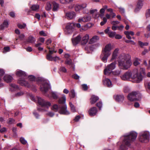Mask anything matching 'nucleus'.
Listing matches in <instances>:
<instances>
[{"label":"nucleus","mask_w":150,"mask_h":150,"mask_svg":"<svg viewBox=\"0 0 150 150\" xmlns=\"http://www.w3.org/2000/svg\"><path fill=\"white\" fill-rule=\"evenodd\" d=\"M146 75L145 69L143 67L135 68L132 71L131 79L134 83H139Z\"/></svg>","instance_id":"obj_1"},{"label":"nucleus","mask_w":150,"mask_h":150,"mask_svg":"<svg viewBox=\"0 0 150 150\" xmlns=\"http://www.w3.org/2000/svg\"><path fill=\"white\" fill-rule=\"evenodd\" d=\"M137 136V133L131 132L129 134L122 137V138L123 140L122 144L120 146V149L122 150L127 149L131 143L135 140Z\"/></svg>","instance_id":"obj_2"},{"label":"nucleus","mask_w":150,"mask_h":150,"mask_svg":"<svg viewBox=\"0 0 150 150\" xmlns=\"http://www.w3.org/2000/svg\"><path fill=\"white\" fill-rule=\"evenodd\" d=\"M111 50V45L108 44L105 46L104 49L102 50L100 57H102L101 60L103 62L105 63L107 62L108 58L111 53L110 51Z\"/></svg>","instance_id":"obj_3"},{"label":"nucleus","mask_w":150,"mask_h":150,"mask_svg":"<svg viewBox=\"0 0 150 150\" xmlns=\"http://www.w3.org/2000/svg\"><path fill=\"white\" fill-rule=\"evenodd\" d=\"M130 57L128 54L120 57L118 61V66H126L125 64V63L131 66L132 63L130 59Z\"/></svg>","instance_id":"obj_4"},{"label":"nucleus","mask_w":150,"mask_h":150,"mask_svg":"<svg viewBox=\"0 0 150 150\" xmlns=\"http://www.w3.org/2000/svg\"><path fill=\"white\" fill-rule=\"evenodd\" d=\"M38 103L42 107L39 110L43 112L47 111L48 107L51 105L50 103L49 102L46 101L41 98L38 97Z\"/></svg>","instance_id":"obj_5"},{"label":"nucleus","mask_w":150,"mask_h":150,"mask_svg":"<svg viewBox=\"0 0 150 150\" xmlns=\"http://www.w3.org/2000/svg\"><path fill=\"white\" fill-rule=\"evenodd\" d=\"M150 139V134L149 131L143 132L140 134L139 140L142 142L147 143L149 141Z\"/></svg>","instance_id":"obj_6"},{"label":"nucleus","mask_w":150,"mask_h":150,"mask_svg":"<svg viewBox=\"0 0 150 150\" xmlns=\"http://www.w3.org/2000/svg\"><path fill=\"white\" fill-rule=\"evenodd\" d=\"M140 96V93L137 92L133 91L129 93L128 96V99L131 101H134L135 100H139V96Z\"/></svg>","instance_id":"obj_7"},{"label":"nucleus","mask_w":150,"mask_h":150,"mask_svg":"<svg viewBox=\"0 0 150 150\" xmlns=\"http://www.w3.org/2000/svg\"><path fill=\"white\" fill-rule=\"evenodd\" d=\"M47 48L49 50V53L47 54L46 59L49 61H52L53 57L52 56V55L53 53H56V51L53 47H50L49 46H47Z\"/></svg>","instance_id":"obj_8"},{"label":"nucleus","mask_w":150,"mask_h":150,"mask_svg":"<svg viewBox=\"0 0 150 150\" xmlns=\"http://www.w3.org/2000/svg\"><path fill=\"white\" fill-rule=\"evenodd\" d=\"M50 87V85L46 83H43L40 86V90L43 93H46Z\"/></svg>","instance_id":"obj_9"},{"label":"nucleus","mask_w":150,"mask_h":150,"mask_svg":"<svg viewBox=\"0 0 150 150\" xmlns=\"http://www.w3.org/2000/svg\"><path fill=\"white\" fill-rule=\"evenodd\" d=\"M131 75L132 71H128L121 76V78L123 80H127L130 78L131 79Z\"/></svg>","instance_id":"obj_10"},{"label":"nucleus","mask_w":150,"mask_h":150,"mask_svg":"<svg viewBox=\"0 0 150 150\" xmlns=\"http://www.w3.org/2000/svg\"><path fill=\"white\" fill-rule=\"evenodd\" d=\"M87 6V4L84 3L80 4H76L75 7V10L78 11L80 10H82L85 8Z\"/></svg>","instance_id":"obj_11"},{"label":"nucleus","mask_w":150,"mask_h":150,"mask_svg":"<svg viewBox=\"0 0 150 150\" xmlns=\"http://www.w3.org/2000/svg\"><path fill=\"white\" fill-rule=\"evenodd\" d=\"M143 0H138L136 8H135L134 11L135 12H137L142 8L143 6Z\"/></svg>","instance_id":"obj_12"},{"label":"nucleus","mask_w":150,"mask_h":150,"mask_svg":"<svg viewBox=\"0 0 150 150\" xmlns=\"http://www.w3.org/2000/svg\"><path fill=\"white\" fill-rule=\"evenodd\" d=\"M75 26V23H68L66 26V28L68 31H69V33H70L72 31Z\"/></svg>","instance_id":"obj_13"},{"label":"nucleus","mask_w":150,"mask_h":150,"mask_svg":"<svg viewBox=\"0 0 150 150\" xmlns=\"http://www.w3.org/2000/svg\"><path fill=\"white\" fill-rule=\"evenodd\" d=\"M115 68V66H107L104 70V74L105 75H109L111 72L113 73L112 70Z\"/></svg>","instance_id":"obj_14"},{"label":"nucleus","mask_w":150,"mask_h":150,"mask_svg":"<svg viewBox=\"0 0 150 150\" xmlns=\"http://www.w3.org/2000/svg\"><path fill=\"white\" fill-rule=\"evenodd\" d=\"M67 107L66 105H64L62 106L59 111L61 114L68 115L69 112L67 110Z\"/></svg>","instance_id":"obj_15"},{"label":"nucleus","mask_w":150,"mask_h":150,"mask_svg":"<svg viewBox=\"0 0 150 150\" xmlns=\"http://www.w3.org/2000/svg\"><path fill=\"white\" fill-rule=\"evenodd\" d=\"M97 111V108L95 107H93L89 110L88 113L91 116H94L96 115Z\"/></svg>","instance_id":"obj_16"},{"label":"nucleus","mask_w":150,"mask_h":150,"mask_svg":"<svg viewBox=\"0 0 150 150\" xmlns=\"http://www.w3.org/2000/svg\"><path fill=\"white\" fill-rule=\"evenodd\" d=\"M75 16V13L74 11L68 12L66 13V17L69 20L72 19Z\"/></svg>","instance_id":"obj_17"},{"label":"nucleus","mask_w":150,"mask_h":150,"mask_svg":"<svg viewBox=\"0 0 150 150\" xmlns=\"http://www.w3.org/2000/svg\"><path fill=\"white\" fill-rule=\"evenodd\" d=\"M81 37L80 35H78L76 38L72 39V42L74 45H76L81 40Z\"/></svg>","instance_id":"obj_18"},{"label":"nucleus","mask_w":150,"mask_h":150,"mask_svg":"<svg viewBox=\"0 0 150 150\" xmlns=\"http://www.w3.org/2000/svg\"><path fill=\"white\" fill-rule=\"evenodd\" d=\"M18 83L21 86H24L27 87H29V85L28 82L21 79H20L18 80Z\"/></svg>","instance_id":"obj_19"},{"label":"nucleus","mask_w":150,"mask_h":150,"mask_svg":"<svg viewBox=\"0 0 150 150\" xmlns=\"http://www.w3.org/2000/svg\"><path fill=\"white\" fill-rule=\"evenodd\" d=\"M4 80L7 83L11 82L13 80L12 77L8 74L5 75L4 77Z\"/></svg>","instance_id":"obj_20"},{"label":"nucleus","mask_w":150,"mask_h":150,"mask_svg":"<svg viewBox=\"0 0 150 150\" xmlns=\"http://www.w3.org/2000/svg\"><path fill=\"white\" fill-rule=\"evenodd\" d=\"M91 19V17L89 16H86L82 18H79L78 19V22L81 23V22H87L89 21Z\"/></svg>","instance_id":"obj_21"},{"label":"nucleus","mask_w":150,"mask_h":150,"mask_svg":"<svg viewBox=\"0 0 150 150\" xmlns=\"http://www.w3.org/2000/svg\"><path fill=\"white\" fill-rule=\"evenodd\" d=\"M103 81L105 85L108 87H111L112 86V83L109 79L107 78H105Z\"/></svg>","instance_id":"obj_22"},{"label":"nucleus","mask_w":150,"mask_h":150,"mask_svg":"<svg viewBox=\"0 0 150 150\" xmlns=\"http://www.w3.org/2000/svg\"><path fill=\"white\" fill-rule=\"evenodd\" d=\"M89 39V35L86 34L82 38V40L81 41V44L82 45H84L86 44L88 42Z\"/></svg>","instance_id":"obj_23"},{"label":"nucleus","mask_w":150,"mask_h":150,"mask_svg":"<svg viewBox=\"0 0 150 150\" xmlns=\"http://www.w3.org/2000/svg\"><path fill=\"white\" fill-rule=\"evenodd\" d=\"M99 98L95 95H92L90 99V103L92 105L95 103L99 100Z\"/></svg>","instance_id":"obj_24"},{"label":"nucleus","mask_w":150,"mask_h":150,"mask_svg":"<svg viewBox=\"0 0 150 150\" xmlns=\"http://www.w3.org/2000/svg\"><path fill=\"white\" fill-rule=\"evenodd\" d=\"M99 39L98 36L97 35H95L93 36L90 40L89 41V44H93L97 41Z\"/></svg>","instance_id":"obj_25"},{"label":"nucleus","mask_w":150,"mask_h":150,"mask_svg":"<svg viewBox=\"0 0 150 150\" xmlns=\"http://www.w3.org/2000/svg\"><path fill=\"white\" fill-rule=\"evenodd\" d=\"M114 98L117 101H121L124 100V97L122 95H116L114 96Z\"/></svg>","instance_id":"obj_26"},{"label":"nucleus","mask_w":150,"mask_h":150,"mask_svg":"<svg viewBox=\"0 0 150 150\" xmlns=\"http://www.w3.org/2000/svg\"><path fill=\"white\" fill-rule=\"evenodd\" d=\"M16 75L20 76H26V73L21 70H17L16 72Z\"/></svg>","instance_id":"obj_27"},{"label":"nucleus","mask_w":150,"mask_h":150,"mask_svg":"<svg viewBox=\"0 0 150 150\" xmlns=\"http://www.w3.org/2000/svg\"><path fill=\"white\" fill-rule=\"evenodd\" d=\"M118 51L119 49L117 48L115 49L112 54V57L111 59L112 60H114L116 58Z\"/></svg>","instance_id":"obj_28"},{"label":"nucleus","mask_w":150,"mask_h":150,"mask_svg":"<svg viewBox=\"0 0 150 150\" xmlns=\"http://www.w3.org/2000/svg\"><path fill=\"white\" fill-rule=\"evenodd\" d=\"M35 40V39L34 37L30 36L27 40V41L29 43H33L34 42Z\"/></svg>","instance_id":"obj_29"},{"label":"nucleus","mask_w":150,"mask_h":150,"mask_svg":"<svg viewBox=\"0 0 150 150\" xmlns=\"http://www.w3.org/2000/svg\"><path fill=\"white\" fill-rule=\"evenodd\" d=\"M52 4L53 6L52 8L53 11H57L59 7L58 4L55 2H52Z\"/></svg>","instance_id":"obj_30"},{"label":"nucleus","mask_w":150,"mask_h":150,"mask_svg":"<svg viewBox=\"0 0 150 150\" xmlns=\"http://www.w3.org/2000/svg\"><path fill=\"white\" fill-rule=\"evenodd\" d=\"M146 30H147V33L145 34L144 35L145 37L147 38L150 37V34L148 33L150 31V25H149L146 28Z\"/></svg>","instance_id":"obj_31"},{"label":"nucleus","mask_w":150,"mask_h":150,"mask_svg":"<svg viewBox=\"0 0 150 150\" xmlns=\"http://www.w3.org/2000/svg\"><path fill=\"white\" fill-rule=\"evenodd\" d=\"M66 98L65 96H63L60 98L59 100V103L60 104H64L65 103Z\"/></svg>","instance_id":"obj_32"},{"label":"nucleus","mask_w":150,"mask_h":150,"mask_svg":"<svg viewBox=\"0 0 150 150\" xmlns=\"http://www.w3.org/2000/svg\"><path fill=\"white\" fill-rule=\"evenodd\" d=\"M39 8V6L37 5H33L30 7L31 10L36 11Z\"/></svg>","instance_id":"obj_33"},{"label":"nucleus","mask_w":150,"mask_h":150,"mask_svg":"<svg viewBox=\"0 0 150 150\" xmlns=\"http://www.w3.org/2000/svg\"><path fill=\"white\" fill-rule=\"evenodd\" d=\"M59 108V107L57 104H54L53 105L51 109L52 110L57 112Z\"/></svg>","instance_id":"obj_34"},{"label":"nucleus","mask_w":150,"mask_h":150,"mask_svg":"<svg viewBox=\"0 0 150 150\" xmlns=\"http://www.w3.org/2000/svg\"><path fill=\"white\" fill-rule=\"evenodd\" d=\"M69 96L72 98H74L75 96V93L74 90L72 89L71 90L69 93Z\"/></svg>","instance_id":"obj_35"},{"label":"nucleus","mask_w":150,"mask_h":150,"mask_svg":"<svg viewBox=\"0 0 150 150\" xmlns=\"http://www.w3.org/2000/svg\"><path fill=\"white\" fill-rule=\"evenodd\" d=\"M69 105L70 106L71 111L73 112H76L75 107L71 102H69Z\"/></svg>","instance_id":"obj_36"},{"label":"nucleus","mask_w":150,"mask_h":150,"mask_svg":"<svg viewBox=\"0 0 150 150\" xmlns=\"http://www.w3.org/2000/svg\"><path fill=\"white\" fill-rule=\"evenodd\" d=\"M24 92L23 91H20L17 93L15 94V96L16 97H18L24 95Z\"/></svg>","instance_id":"obj_37"},{"label":"nucleus","mask_w":150,"mask_h":150,"mask_svg":"<svg viewBox=\"0 0 150 150\" xmlns=\"http://www.w3.org/2000/svg\"><path fill=\"white\" fill-rule=\"evenodd\" d=\"M139 45L141 47H143L144 46H147L148 45V42H144L143 43L141 41H138Z\"/></svg>","instance_id":"obj_38"},{"label":"nucleus","mask_w":150,"mask_h":150,"mask_svg":"<svg viewBox=\"0 0 150 150\" xmlns=\"http://www.w3.org/2000/svg\"><path fill=\"white\" fill-rule=\"evenodd\" d=\"M26 26V24L25 23H23V24L20 23H18L17 24V26L18 28L21 29L24 28Z\"/></svg>","instance_id":"obj_39"},{"label":"nucleus","mask_w":150,"mask_h":150,"mask_svg":"<svg viewBox=\"0 0 150 150\" xmlns=\"http://www.w3.org/2000/svg\"><path fill=\"white\" fill-rule=\"evenodd\" d=\"M116 34L115 32H109L108 33V35L110 38H112L115 36Z\"/></svg>","instance_id":"obj_40"},{"label":"nucleus","mask_w":150,"mask_h":150,"mask_svg":"<svg viewBox=\"0 0 150 150\" xmlns=\"http://www.w3.org/2000/svg\"><path fill=\"white\" fill-rule=\"evenodd\" d=\"M28 80L30 81H34L35 79V77L34 76L32 75L29 76L28 77Z\"/></svg>","instance_id":"obj_41"},{"label":"nucleus","mask_w":150,"mask_h":150,"mask_svg":"<svg viewBox=\"0 0 150 150\" xmlns=\"http://www.w3.org/2000/svg\"><path fill=\"white\" fill-rule=\"evenodd\" d=\"M52 5L50 3H47V6L46 7V9L47 10H50L51 9Z\"/></svg>","instance_id":"obj_42"},{"label":"nucleus","mask_w":150,"mask_h":150,"mask_svg":"<svg viewBox=\"0 0 150 150\" xmlns=\"http://www.w3.org/2000/svg\"><path fill=\"white\" fill-rule=\"evenodd\" d=\"M5 73V72L4 70L0 69V81L1 80V78L4 74Z\"/></svg>","instance_id":"obj_43"},{"label":"nucleus","mask_w":150,"mask_h":150,"mask_svg":"<svg viewBox=\"0 0 150 150\" xmlns=\"http://www.w3.org/2000/svg\"><path fill=\"white\" fill-rule=\"evenodd\" d=\"M130 90L129 88L127 86H125L123 89V91L125 93H128Z\"/></svg>","instance_id":"obj_44"},{"label":"nucleus","mask_w":150,"mask_h":150,"mask_svg":"<svg viewBox=\"0 0 150 150\" xmlns=\"http://www.w3.org/2000/svg\"><path fill=\"white\" fill-rule=\"evenodd\" d=\"M124 33L126 35V37L127 39L129 40H131L132 39L131 37L129 35L128 31H125L124 32Z\"/></svg>","instance_id":"obj_45"},{"label":"nucleus","mask_w":150,"mask_h":150,"mask_svg":"<svg viewBox=\"0 0 150 150\" xmlns=\"http://www.w3.org/2000/svg\"><path fill=\"white\" fill-rule=\"evenodd\" d=\"M20 141L23 144H25L27 143L26 140L24 139V138L21 137L20 139Z\"/></svg>","instance_id":"obj_46"},{"label":"nucleus","mask_w":150,"mask_h":150,"mask_svg":"<svg viewBox=\"0 0 150 150\" xmlns=\"http://www.w3.org/2000/svg\"><path fill=\"white\" fill-rule=\"evenodd\" d=\"M14 122L15 120L14 119L12 118H10L8 119L7 122L9 124H12L14 123Z\"/></svg>","instance_id":"obj_47"},{"label":"nucleus","mask_w":150,"mask_h":150,"mask_svg":"<svg viewBox=\"0 0 150 150\" xmlns=\"http://www.w3.org/2000/svg\"><path fill=\"white\" fill-rule=\"evenodd\" d=\"M66 64L70 65L71 64V60L70 59H67L65 62Z\"/></svg>","instance_id":"obj_48"},{"label":"nucleus","mask_w":150,"mask_h":150,"mask_svg":"<svg viewBox=\"0 0 150 150\" xmlns=\"http://www.w3.org/2000/svg\"><path fill=\"white\" fill-rule=\"evenodd\" d=\"M10 50V47H4V50L3 52V53L9 51Z\"/></svg>","instance_id":"obj_49"},{"label":"nucleus","mask_w":150,"mask_h":150,"mask_svg":"<svg viewBox=\"0 0 150 150\" xmlns=\"http://www.w3.org/2000/svg\"><path fill=\"white\" fill-rule=\"evenodd\" d=\"M146 18L150 17V9H148L146 11Z\"/></svg>","instance_id":"obj_50"},{"label":"nucleus","mask_w":150,"mask_h":150,"mask_svg":"<svg viewBox=\"0 0 150 150\" xmlns=\"http://www.w3.org/2000/svg\"><path fill=\"white\" fill-rule=\"evenodd\" d=\"M125 42L127 43H129L130 42L131 43V44L132 45H134L135 44V42L132 40H125Z\"/></svg>","instance_id":"obj_51"},{"label":"nucleus","mask_w":150,"mask_h":150,"mask_svg":"<svg viewBox=\"0 0 150 150\" xmlns=\"http://www.w3.org/2000/svg\"><path fill=\"white\" fill-rule=\"evenodd\" d=\"M102 103L101 101H99L96 104V106L98 107L99 109H100L102 106Z\"/></svg>","instance_id":"obj_52"},{"label":"nucleus","mask_w":150,"mask_h":150,"mask_svg":"<svg viewBox=\"0 0 150 150\" xmlns=\"http://www.w3.org/2000/svg\"><path fill=\"white\" fill-rule=\"evenodd\" d=\"M59 70L61 71H62L64 73H65L67 71L66 69L63 67H60L59 69Z\"/></svg>","instance_id":"obj_53"},{"label":"nucleus","mask_w":150,"mask_h":150,"mask_svg":"<svg viewBox=\"0 0 150 150\" xmlns=\"http://www.w3.org/2000/svg\"><path fill=\"white\" fill-rule=\"evenodd\" d=\"M51 95L52 97L54 99H57V95L55 92H52L51 93Z\"/></svg>","instance_id":"obj_54"},{"label":"nucleus","mask_w":150,"mask_h":150,"mask_svg":"<svg viewBox=\"0 0 150 150\" xmlns=\"http://www.w3.org/2000/svg\"><path fill=\"white\" fill-rule=\"evenodd\" d=\"M120 73V71L119 70L113 71V73L116 75H119Z\"/></svg>","instance_id":"obj_55"},{"label":"nucleus","mask_w":150,"mask_h":150,"mask_svg":"<svg viewBox=\"0 0 150 150\" xmlns=\"http://www.w3.org/2000/svg\"><path fill=\"white\" fill-rule=\"evenodd\" d=\"M138 58H136L135 59L133 63L134 66H137L139 64V63L138 62Z\"/></svg>","instance_id":"obj_56"},{"label":"nucleus","mask_w":150,"mask_h":150,"mask_svg":"<svg viewBox=\"0 0 150 150\" xmlns=\"http://www.w3.org/2000/svg\"><path fill=\"white\" fill-rule=\"evenodd\" d=\"M39 34L41 36H47V34L43 31H40L39 32Z\"/></svg>","instance_id":"obj_57"},{"label":"nucleus","mask_w":150,"mask_h":150,"mask_svg":"<svg viewBox=\"0 0 150 150\" xmlns=\"http://www.w3.org/2000/svg\"><path fill=\"white\" fill-rule=\"evenodd\" d=\"M120 23L119 22L117 21H113L111 22V24L114 25L118 24Z\"/></svg>","instance_id":"obj_58"},{"label":"nucleus","mask_w":150,"mask_h":150,"mask_svg":"<svg viewBox=\"0 0 150 150\" xmlns=\"http://www.w3.org/2000/svg\"><path fill=\"white\" fill-rule=\"evenodd\" d=\"M52 42V40L50 39H49L48 40H47V41L46 42V44L47 45L46 47L47 46H48V45L50 44Z\"/></svg>","instance_id":"obj_59"},{"label":"nucleus","mask_w":150,"mask_h":150,"mask_svg":"<svg viewBox=\"0 0 150 150\" xmlns=\"http://www.w3.org/2000/svg\"><path fill=\"white\" fill-rule=\"evenodd\" d=\"M47 115L49 116L52 117L54 115V113L52 112H50L47 113Z\"/></svg>","instance_id":"obj_60"},{"label":"nucleus","mask_w":150,"mask_h":150,"mask_svg":"<svg viewBox=\"0 0 150 150\" xmlns=\"http://www.w3.org/2000/svg\"><path fill=\"white\" fill-rule=\"evenodd\" d=\"M72 77L73 78L76 79H78L79 78V76L77 74H74L73 75Z\"/></svg>","instance_id":"obj_61"},{"label":"nucleus","mask_w":150,"mask_h":150,"mask_svg":"<svg viewBox=\"0 0 150 150\" xmlns=\"http://www.w3.org/2000/svg\"><path fill=\"white\" fill-rule=\"evenodd\" d=\"M115 38L116 39H120L122 38V36L119 34H116L115 35Z\"/></svg>","instance_id":"obj_62"},{"label":"nucleus","mask_w":150,"mask_h":150,"mask_svg":"<svg viewBox=\"0 0 150 150\" xmlns=\"http://www.w3.org/2000/svg\"><path fill=\"white\" fill-rule=\"evenodd\" d=\"M82 86L83 89L84 90H86L88 88V86L86 84H83Z\"/></svg>","instance_id":"obj_63"},{"label":"nucleus","mask_w":150,"mask_h":150,"mask_svg":"<svg viewBox=\"0 0 150 150\" xmlns=\"http://www.w3.org/2000/svg\"><path fill=\"white\" fill-rule=\"evenodd\" d=\"M145 86L148 89L150 90V82H146L145 84Z\"/></svg>","instance_id":"obj_64"}]
</instances>
